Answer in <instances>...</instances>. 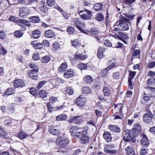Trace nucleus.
Wrapping results in <instances>:
<instances>
[{
    "instance_id": "f257e3e1",
    "label": "nucleus",
    "mask_w": 155,
    "mask_h": 155,
    "mask_svg": "<svg viewBox=\"0 0 155 155\" xmlns=\"http://www.w3.org/2000/svg\"><path fill=\"white\" fill-rule=\"evenodd\" d=\"M120 20L116 23V25L119 26V29L121 31H125L128 30L129 27L128 23L130 20L125 18L123 16L120 17Z\"/></svg>"
},
{
    "instance_id": "f03ea898",
    "label": "nucleus",
    "mask_w": 155,
    "mask_h": 155,
    "mask_svg": "<svg viewBox=\"0 0 155 155\" xmlns=\"http://www.w3.org/2000/svg\"><path fill=\"white\" fill-rule=\"evenodd\" d=\"M92 12L90 10L84 9L83 11H81L79 12L80 17L83 19L88 20L91 19L92 15Z\"/></svg>"
},
{
    "instance_id": "7ed1b4c3",
    "label": "nucleus",
    "mask_w": 155,
    "mask_h": 155,
    "mask_svg": "<svg viewBox=\"0 0 155 155\" xmlns=\"http://www.w3.org/2000/svg\"><path fill=\"white\" fill-rule=\"evenodd\" d=\"M104 151L105 153L111 155L116 154L117 152V150L115 149V146L114 145H105L104 147Z\"/></svg>"
},
{
    "instance_id": "20e7f679",
    "label": "nucleus",
    "mask_w": 155,
    "mask_h": 155,
    "mask_svg": "<svg viewBox=\"0 0 155 155\" xmlns=\"http://www.w3.org/2000/svg\"><path fill=\"white\" fill-rule=\"evenodd\" d=\"M69 142L67 138L59 136L56 139V143L57 145L64 147L68 145Z\"/></svg>"
},
{
    "instance_id": "39448f33",
    "label": "nucleus",
    "mask_w": 155,
    "mask_h": 155,
    "mask_svg": "<svg viewBox=\"0 0 155 155\" xmlns=\"http://www.w3.org/2000/svg\"><path fill=\"white\" fill-rule=\"evenodd\" d=\"M71 136L75 138H78L81 134V131L76 126H71L70 129Z\"/></svg>"
},
{
    "instance_id": "423d86ee",
    "label": "nucleus",
    "mask_w": 155,
    "mask_h": 155,
    "mask_svg": "<svg viewBox=\"0 0 155 155\" xmlns=\"http://www.w3.org/2000/svg\"><path fill=\"white\" fill-rule=\"evenodd\" d=\"M74 58L71 61V62L73 64H74V61H76V59L78 60L82 61L86 59L87 58L86 55H83L80 54L78 51H77L75 54Z\"/></svg>"
},
{
    "instance_id": "0eeeda50",
    "label": "nucleus",
    "mask_w": 155,
    "mask_h": 155,
    "mask_svg": "<svg viewBox=\"0 0 155 155\" xmlns=\"http://www.w3.org/2000/svg\"><path fill=\"white\" fill-rule=\"evenodd\" d=\"M13 85L15 88H22L25 86V83L22 79H16L13 82Z\"/></svg>"
},
{
    "instance_id": "6e6552de",
    "label": "nucleus",
    "mask_w": 155,
    "mask_h": 155,
    "mask_svg": "<svg viewBox=\"0 0 155 155\" xmlns=\"http://www.w3.org/2000/svg\"><path fill=\"white\" fill-rule=\"evenodd\" d=\"M73 23L79 30L81 29L82 27H84L85 26L84 24L77 18L74 19Z\"/></svg>"
},
{
    "instance_id": "1a4fd4ad",
    "label": "nucleus",
    "mask_w": 155,
    "mask_h": 155,
    "mask_svg": "<svg viewBox=\"0 0 155 155\" xmlns=\"http://www.w3.org/2000/svg\"><path fill=\"white\" fill-rule=\"evenodd\" d=\"M85 102V98L81 95L76 100V103L77 105L82 107L84 106Z\"/></svg>"
},
{
    "instance_id": "9d476101",
    "label": "nucleus",
    "mask_w": 155,
    "mask_h": 155,
    "mask_svg": "<svg viewBox=\"0 0 155 155\" xmlns=\"http://www.w3.org/2000/svg\"><path fill=\"white\" fill-rule=\"evenodd\" d=\"M119 35V39L122 40L123 42L125 44H127V42L125 40L129 39V37L126 34L121 32H118Z\"/></svg>"
},
{
    "instance_id": "9b49d317",
    "label": "nucleus",
    "mask_w": 155,
    "mask_h": 155,
    "mask_svg": "<svg viewBox=\"0 0 155 155\" xmlns=\"http://www.w3.org/2000/svg\"><path fill=\"white\" fill-rule=\"evenodd\" d=\"M90 137L87 135L84 134L81 135L80 142L82 144H86L89 141Z\"/></svg>"
},
{
    "instance_id": "f8f14e48",
    "label": "nucleus",
    "mask_w": 155,
    "mask_h": 155,
    "mask_svg": "<svg viewBox=\"0 0 155 155\" xmlns=\"http://www.w3.org/2000/svg\"><path fill=\"white\" fill-rule=\"evenodd\" d=\"M27 73L28 77L34 79H38V76L37 72L38 71H30Z\"/></svg>"
},
{
    "instance_id": "ddd939ff",
    "label": "nucleus",
    "mask_w": 155,
    "mask_h": 155,
    "mask_svg": "<svg viewBox=\"0 0 155 155\" xmlns=\"http://www.w3.org/2000/svg\"><path fill=\"white\" fill-rule=\"evenodd\" d=\"M81 116H77L72 117L70 120L71 122H74L76 124H79L82 123L83 120L81 119Z\"/></svg>"
},
{
    "instance_id": "4468645a",
    "label": "nucleus",
    "mask_w": 155,
    "mask_h": 155,
    "mask_svg": "<svg viewBox=\"0 0 155 155\" xmlns=\"http://www.w3.org/2000/svg\"><path fill=\"white\" fill-rule=\"evenodd\" d=\"M45 36L47 38H53L55 36L54 32L51 30L46 31L44 33Z\"/></svg>"
},
{
    "instance_id": "2eb2a0df",
    "label": "nucleus",
    "mask_w": 155,
    "mask_h": 155,
    "mask_svg": "<svg viewBox=\"0 0 155 155\" xmlns=\"http://www.w3.org/2000/svg\"><path fill=\"white\" fill-rule=\"evenodd\" d=\"M29 13L28 8H27L23 7L20 9L19 12V15L21 17L28 15Z\"/></svg>"
},
{
    "instance_id": "dca6fc26",
    "label": "nucleus",
    "mask_w": 155,
    "mask_h": 155,
    "mask_svg": "<svg viewBox=\"0 0 155 155\" xmlns=\"http://www.w3.org/2000/svg\"><path fill=\"white\" fill-rule=\"evenodd\" d=\"M141 144L144 147H147L149 145V142L146 136L143 135V137L140 141Z\"/></svg>"
},
{
    "instance_id": "f3484780",
    "label": "nucleus",
    "mask_w": 155,
    "mask_h": 155,
    "mask_svg": "<svg viewBox=\"0 0 155 155\" xmlns=\"http://www.w3.org/2000/svg\"><path fill=\"white\" fill-rule=\"evenodd\" d=\"M104 138L107 142H110L111 141L112 137L110 133L108 131L104 132L103 134Z\"/></svg>"
},
{
    "instance_id": "a211bd4d",
    "label": "nucleus",
    "mask_w": 155,
    "mask_h": 155,
    "mask_svg": "<svg viewBox=\"0 0 155 155\" xmlns=\"http://www.w3.org/2000/svg\"><path fill=\"white\" fill-rule=\"evenodd\" d=\"M21 21L19 26L24 28L25 29V25L28 26H30L31 25L30 21L25 19H21Z\"/></svg>"
},
{
    "instance_id": "6ab92c4d",
    "label": "nucleus",
    "mask_w": 155,
    "mask_h": 155,
    "mask_svg": "<svg viewBox=\"0 0 155 155\" xmlns=\"http://www.w3.org/2000/svg\"><path fill=\"white\" fill-rule=\"evenodd\" d=\"M126 153L127 155H136L134 148L130 146L127 147L125 149Z\"/></svg>"
},
{
    "instance_id": "aec40b11",
    "label": "nucleus",
    "mask_w": 155,
    "mask_h": 155,
    "mask_svg": "<svg viewBox=\"0 0 155 155\" xmlns=\"http://www.w3.org/2000/svg\"><path fill=\"white\" fill-rule=\"evenodd\" d=\"M153 116L148 115L147 114H144L143 116V121L147 123L151 122L152 120Z\"/></svg>"
},
{
    "instance_id": "412c9836",
    "label": "nucleus",
    "mask_w": 155,
    "mask_h": 155,
    "mask_svg": "<svg viewBox=\"0 0 155 155\" xmlns=\"http://www.w3.org/2000/svg\"><path fill=\"white\" fill-rule=\"evenodd\" d=\"M108 128L111 131L116 133H119L120 131V129L117 126L114 125H110Z\"/></svg>"
},
{
    "instance_id": "4be33fe9",
    "label": "nucleus",
    "mask_w": 155,
    "mask_h": 155,
    "mask_svg": "<svg viewBox=\"0 0 155 155\" xmlns=\"http://www.w3.org/2000/svg\"><path fill=\"white\" fill-rule=\"evenodd\" d=\"M48 131L50 133L54 135L58 136L60 134V131L55 129L54 127H50Z\"/></svg>"
},
{
    "instance_id": "5701e85b",
    "label": "nucleus",
    "mask_w": 155,
    "mask_h": 155,
    "mask_svg": "<svg viewBox=\"0 0 155 155\" xmlns=\"http://www.w3.org/2000/svg\"><path fill=\"white\" fill-rule=\"evenodd\" d=\"M105 51V48L104 47H101L99 49L97 53V57L100 59L102 58L104 56L103 52Z\"/></svg>"
},
{
    "instance_id": "b1692460",
    "label": "nucleus",
    "mask_w": 155,
    "mask_h": 155,
    "mask_svg": "<svg viewBox=\"0 0 155 155\" xmlns=\"http://www.w3.org/2000/svg\"><path fill=\"white\" fill-rule=\"evenodd\" d=\"M74 75V73L73 71H71V69L68 70L64 73V75L66 78H68L73 77Z\"/></svg>"
},
{
    "instance_id": "393cba45",
    "label": "nucleus",
    "mask_w": 155,
    "mask_h": 155,
    "mask_svg": "<svg viewBox=\"0 0 155 155\" xmlns=\"http://www.w3.org/2000/svg\"><path fill=\"white\" fill-rule=\"evenodd\" d=\"M21 19H18L17 18L13 16H11L8 18V20L10 21L16 23L19 26L20 24L21 20Z\"/></svg>"
},
{
    "instance_id": "a878e982",
    "label": "nucleus",
    "mask_w": 155,
    "mask_h": 155,
    "mask_svg": "<svg viewBox=\"0 0 155 155\" xmlns=\"http://www.w3.org/2000/svg\"><path fill=\"white\" fill-rule=\"evenodd\" d=\"M102 91L104 96L108 97L110 96L111 93V90L108 87L104 86Z\"/></svg>"
},
{
    "instance_id": "bb28decb",
    "label": "nucleus",
    "mask_w": 155,
    "mask_h": 155,
    "mask_svg": "<svg viewBox=\"0 0 155 155\" xmlns=\"http://www.w3.org/2000/svg\"><path fill=\"white\" fill-rule=\"evenodd\" d=\"M31 44L35 49H40L43 47L42 44L40 43H37L36 41L32 42Z\"/></svg>"
},
{
    "instance_id": "cd10ccee",
    "label": "nucleus",
    "mask_w": 155,
    "mask_h": 155,
    "mask_svg": "<svg viewBox=\"0 0 155 155\" xmlns=\"http://www.w3.org/2000/svg\"><path fill=\"white\" fill-rule=\"evenodd\" d=\"M41 35V31L39 30H36L32 32V36L35 38H38Z\"/></svg>"
},
{
    "instance_id": "c85d7f7f",
    "label": "nucleus",
    "mask_w": 155,
    "mask_h": 155,
    "mask_svg": "<svg viewBox=\"0 0 155 155\" xmlns=\"http://www.w3.org/2000/svg\"><path fill=\"white\" fill-rule=\"evenodd\" d=\"M68 67L67 63L64 62L62 63L59 67L58 70L60 72H62L64 71Z\"/></svg>"
},
{
    "instance_id": "c756f323",
    "label": "nucleus",
    "mask_w": 155,
    "mask_h": 155,
    "mask_svg": "<svg viewBox=\"0 0 155 155\" xmlns=\"http://www.w3.org/2000/svg\"><path fill=\"white\" fill-rule=\"evenodd\" d=\"M83 80L86 83L89 84L92 82L93 79L91 76L87 75L83 78Z\"/></svg>"
},
{
    "instance_id": "7c9ffc66",
    "label": "nucleus",
    "mask_w": 155,
    "mask_h": 155,
    "mask_svg": "<svg viewBox=\"0 0 155 155\" xmlns=\"http://www.w3.org/2000/svg\"><path fill=\"white\" fill-rule=\"evenodd\" d=\"M96 20L99 21H102L104 20V17L103 15L101 13H98L95 16Z\"/></svg>"
},
{
    "instance_id": "2f4dec72",
    "label": "nucleus",
    "mask_w": 155,
    "mask_h": 155,
    "mask_svg": "<svg viewBox=\"0 0 155 155\" xmlns=\"http://www.w3.org/2000/svg\"><path fill=\"white\" fill-rule=\"evenodd\" d=\"M14 93V90L11 88H8L6 91L4 92L3 94L4 96H6L13 94Z\"/></svg>"
},
{
    "instance_id": "473e14b6",
    "label": "nucleus",
    "mask_w": 155,
    "mask_h": 155,
    "mask_svg": "<svg viewBox=\"0 0 155 155\" xmlns=\"http://www.w3.org/2000/svg\"><path fill=\"white\" fill-rule=\"evenodd\" d=\"M24 35L23 32L21 30L16 31L14 33V37L16 38L21 37Z\"/></svg>"
},
{
    "instance_id": "72a5a7b5",
    "label": "nucleus",
    "mask_w": 155,
    "mask_h": 155,
    "mask_svg": "<svg viewBox=\"0 0 155 155\" xmlns=\"http://www.w3.org/2000/svg\"><path fill=\"white\" fill-rule=\"evenodd\" d=\"M29 20L33 23H38L40 22V19L38 16H33L29 18Z\"/></svg>"
},
{
    "instance_id": "f704fd0d",
    "label": "nucleus",
    "mask_w": 155,
    "mask_h": 155,
    "mask_svg": "<svg viewBox=\"0 0 155 155\" xmlns=\"http://www.w3.org/2000/svg\"><path fill=\"white\" fill-rule=\"evenodd\" d=\"M0 137L7 139L8 138L7 134L2 129L0 128Z\"/></svg>"
},
{
    "instance_id": "c9c22d12",
    "label": "nucleus",
    "mask_w": 155,
    "mask_h": 155,
    "mask_svg": "<svg viewBox=\"0 0 155 155\" xmlns=\"http://www.w3.org/2000/svg\"><path fill=\"white\" fill-rule=\"evenodd\" d=\"M28 134L22 131L19 132L17 134V136L20 139H23L25 138L28 136Z\"/></svg>"
},
{
    "instance_id": "e433bc0d",
    "label": "nucleus",
    "mask_w": 155,
    "mask_h": 155,
    "mask_svg": "<svg viewBox=\"0 0 155 155\" xmlns=\"http://www.w3.org/2000/svg\"><path fill=\"white\" fill-rule=\"evenodd\" d=\"M51 60V57L48 56L43 57L41 58V62L43 63H48Z\"/></svg>"
},
{
    "instance_id": "4c0bfd02",
    "label": "nucleus",
    "mask_w": 155,
    "mask_h": 155,
    "mask_svg": "<svg viewBox=\"0 0 155 155\" xmlns=\"http://www.w3.org/2000/svg\"><path fill=\"white\" fill-rule=\"evenodd\" d=\"M109 70L107 68L102 70L100 73L101 76L103 78L106 77Z\"/></svg>"
},
{
    "instance_id": "58836bf2",
    "label": "nucleus",
    "mask_w": 155,
    "mask_h": 155,
    "mask_svg": "<svg viewBox=\"0 0 155 155\" xmlns=\"http://www.w3.org/2000/svg\"><path fill=\"white\" fill-rule=\"evenodd\" d=\"M67 117V116L65 115L61 114L57 116L56 117V119L58 121L64 120H65Z\"/></svg>"
},
{
    "instance_id": "ea45409f",
    "label": "nucleus",
    "mask_w": 155,
    "mask_h": 155,
    "mask_svg": "<svg viewBox=\"0 0 155 155\" xmlns=\"http://www.w3.org/2000/svg\"><path fill=\"white\" fill-rule=\"evenodd\" d=\"M82 92L84 94H90L91 92V90L89 87H83Z\"/></svg>"
},
{
    "instance_id": "a19ab883",
    "label": "nucleus",
    "mask_w": 155,
    "mask_h": 155,
    "mask_svg": "<svg viewBox=\"0 0 155 155\" xmlns=\"http://www.w3.org/2000/svg\"><path fill=\"white\" fill-rule=\"evenodd\" d=\"M147 82L149 85L155 86V79L150 78L147 80Z\"/></svg>"
},
{
    "instance_id": "79ce46f5",
    "label": "nucleus",
    "mask_w": 155,
    "mask_h": 155,
    "mask_svg": "<svg viewBox=\"0 0 155 155\" xmlns=\"http://www.w3.org/2000/svg\"><path fill=\"white\" fill-rule=\"evenodd\" d=\"M29 67L31 69L30 71H38V67L35 64L32 63H30L28 64Z\"/></svg>"
},
{
    "instance_id": "37998d69",
    "label": "nucleus",
    "mask_w": 155,
    "mask_h": 155,
    "mask_svg": "<svg viewBox=\"0 0 155 155\" xmlns=\"http://www.w3.org/2000/svg\"><path fill=\"white\" fill-rule=\"evenodd\" d=\"M102 6V4L101 3L96 4L94 7V9L96 11H98L101 9Z\"/></svg>"
},
{
    "instance_id": "c03bdc74",
    "label": "nucleus",
    "mask_w": 155,
    "mask_h": 155,
    "mask_svg": "<svg viewBox=\"0 0 155 155\" xmlns=\"http://www.w3.org/2000/svg\"><path fill=\"white\" fill-rule=\"evenodd\" d=\"M129 77L128 79L132 80L134 78L136 74V72L135 71H129Z\"/></svg>"
},
{
    "instance_id": "a18cd8bd",
    "label": "nucleus",
    "mask_w": 155,
    "mask_h": 155,
    "mask_svg": "<svg viewBox=\"0 0 155 155\" xmlns=\"http://www.w3.org/2000/svg\"><path fill=\"white\" fill-rule=\"evenodd\" d=\"M47 93L45 90H41L39 91V95L42 98H45L47 96Z\"/></svg>"
},
{
    "instance_id": "49530a36",
    "label": "nucleus",
    "mask_w": 155,
    "mask_h": 155,
    "mask_svg": "<svg viewBox=\"0 0 155 155\" xmlns=\"http://www.w3.org/2000/svg\"><path fill=\"white\" fill-rule=\"evenodd\" d=\"M67 31L70 34H72L75 31V29L74 27L70 26L67 28Z\"/></svg>"
},
{
    "instance_id": "de8ad7c7",
    "label": "nucleus",
    "mask_w": 155,
    "mask_h": 155,
    "mask_svg": "<svg viewBox=\"0 0 155 155\" xmlns=\"http://www.w3.org/2000/svg\"><path fill=\"white\" fill-rule=\"evenodd\" d=\"M130 132L129 130H125L123 133L124 137L127 138H130L131 137Z\"/></svg>"
},
{
    "instance_id": "09e8293b",
    "label": "nucleus",
    "mask_w": 155,
    "mask_h": 155,
    "mask_svg": "<svg viewBox=\"0 0 155 155\" xmlns=\"http://www.w3.org/2000/svg\"><path fill=\"white\" fill-rule=\"evenodd\" d=\"M126 137H124L123 138V140H122L120 143V145L121 146H124V144H125V145L127 144L126 142H129L130 141V139H127Z\"/></svg>"
},
{
    "instance_id": "8fccbe9b",
    "label": "nucleus",
    "mask_w": 155,
    "mask_h": 155,
    "mask_svg": "<svg viewBox=\"0 0 155 155\" xmlns=\"http://www.w3.org/2000/svg\"><path fill=\"white\" fill-rule=\"evenodd\" d=\"M4 124L8 126H10L12 123L11 120V118L10 117H8L5 119L4 122Z\"/></svg>"
},
{
    "instance_id": "3c124183",
    "label": "nucleus",
    "mask_w": 155,
    "mask_h": 155,
    "mask_svg": "<svg viewBox=\"0 0 155 155\" xmlns=\"http://www.w3.org/2000/svg\"><path fill=\"white\" fill-rule=\"evenodd\" d=\"M45 81H43L39 82L36 87L37 91L39 90V89L45 83Z\"/></svg>"
},
{
    "instance_id": "603ef678",
    "label": "nucleus",
    "mask_w": 155,
    "mask_h": 155,
    "mask_svg": "<svg viewBox=\"0 0 155 155\" xmlns=\"http://www.w3.org/2000/svg\"><path fill=\"white\" fill-rule=\"evenodd\" d=\"M78 67L81 70H84L86 69L87 68V67L85 64L80 63L78 64Z\"/></svg>"
},
{
    "instance_id": "864d4df0",
    "label": "nucleus",
    "mask_w": 155,
    "mask_h": 155,
    "mask_svg": "<svg viewBox=\"0 0 155 155\" xmlns=\"http://www.w3.org/2000/svg\"><path fill=\"white\" fill-rule=\"evenodd\" d=\"M66 92V94H68L71 95L73 94L74 91L73 89L71 88V87H69L67 88Z\"/></svg>"
},
{
    "instance_id": "5fc2aeb1",
    "label": "nucleus",
    "mask_w": 155,
    "mask_h": 155,
    "mask_svg": "<svg viewBox=\"0 0 155 155\" xmlns=\"http://www.w3.org/2000/svg\"><path fill=\"white\" fill-rule=\"evenodd\" d=\"M7 52L6 50L3 48L1 45H0V54H5Z\"/></svg>"
},
{
    "instance_id": "6e6d98bb",
    "label": "nucleus",
    "mask_w": 155,
    "mask_h": 155,
    "mask_svg": "<svg viewBox=\"0 0 155 155\" xmlns=\"http://www.w3.org/2000/svg\"><path fill=\"white\" fill-rule=\"evenodd\" d=\"M46 3L48 6L51 7L54 5L55 1L54 0H47Z\"/></svg>"
},
{
    "instance_id": "4d7b16f0",
    "label": "nucleus",
    "mask_w": 155,
    "mask_h": 155,
    "mask_svg": "<svg viewBox=\"0 0 155 155\" xmlns=\"http://www.w3.org/2000/svg\"><path fill=\"white\" fill-rule=\"evenodd\" d=\"M148 151L147 149H144L142 147L140 151V153L141 155H145L148 153Z\"/></svg>"
},
{
    "instance_id": "13d9d810",
    "label": "nucleus",
    "mask_w": 155,
    "mask_h": 155,
    "mask_svg": "<svg viewBox=\"0 0 155 155\" xmlns=\"http://www.w3.org/2000/svg\"><path fill=\"white\" fill-rule=\"evenodd\" d=\"M49 100L50 103L53 104L57 101L58 98L55 97H50Z\"/></svg>"
},
{
    "instance_id": "bf43d9fd",
    "label": "nucleus",
    "mask_w": 155,
    "mask_h": 155,
    "mask_svg": "<svg viewBox=\"0 0 155 155\" xmlns=\"http://www.w3.org/2000/svg\"><path fill=\"white\" fill-rule=\"evenodd\" d=\"M40 9L41 12H45L48 10V8L45 5H43L40 7Z\"/></svg>"
},
{
    "instance_id": "052dcab7",
    "label": "nucleus",
    "mask_w": 155,
    "mask_h": 155,
    "mask_svg": "<svg viewBox=\"0 0 155 155\" xmlns=\"http://www.w3.org/2000/svg\"><path fill=\"white\" fill-rule=\"evenodd\" d=\"M140 54V51L139 50H136L133 52L132 57H136L138 56Z\"/></svg>"
},
{
    "instance_id": "680f3d73",
    "label": "nucleus",
    "mask_w": 155,
    "mask_h": 155,
    "mask_svg": "<svg viewBox=\"0 0 155 155\" xmlns=\"http://www.w3.org/2000/svg\"><path fill=\"white\" fill-rule=\"evenodd\" d=\"M136 0H125L123 1V3L130 5L135 2Z\"/></svg>"
},
{
    "instance_id": "e2e57ef3",
    "label": "nucleus",
    "mask_w": 155,
    "mask_h": 155,
    "mask_svg": "<svg viewBox=\"0 0 155 155\" xmlns=\"http://www.w3.org/2000/svg\"><path fill=\"white\" fill-rule=\"evenodd\" d=\"M119 74L118 72L114 73L112 74V77L114 79H117L119 78Z\"/></svg>"
},
{
    "instance_id": "0e129e2a",
    "label": "nucleus",
    "mask_w": 155,
    "mask_h": 155,
    "mask_svg": "<svg viewBox=\"0 0 155 155\" xmlns=\"http://www.w3.org/2000/svg\"><path fill=\"white\" fill-rule=\"evenodd\" d=\"M72 45L75 48L79 46V43L78 41L76 40H74L72 42ZM80 46H81L80 45Z\"/></svg>"
},
{
    "instance_id": "69168bd1",
    "label": "nucleus",
    "mask_w": 155,
    "mask_h": 155,
    "mask_svg": "<svg viewBox=\"0 0 155 155\" xmlns=\"http://www.w3.org/2000/svg\"><path fill=\"white\" fill-rule=\"evenodd\" d=\"M83 152L80 149H78L76 150L74 152V154L75 155H81Z\"/></svg>"
},
{
    "instance_id": "338daca9",
    "label": "nucleus",
    "mask_w": 155,
    "mask_h": 155,
    "mask_svg": "<svg viewBox=\"0 0 155 155\" xmlns=\"http://www.w3.org/2000/svg\"><path fill=\"white\" fill-rule=\"evenodd\" d=\"M148 67L149 68H152L155 66V62L152 61L149 63L148 65Z\"/></svg>"
},
{
    "instance_id": "774afa93",
    "label": "nucleus",
    "mask_w": 155,
    "mask_h": 155,
    "mask_svg": "<svg viewBox=\"0 0 155 155\" xmlns=\"http://www.w3.org/2000/svg\"><path fill=\"white\" fill-rule=\"evenodd\" d=\"M30 92L32 95H33L35 97L37 96L38 95V93L37 92V91L35 90L31 91V89H30Z\"/></svg>"
}]
</instances>
